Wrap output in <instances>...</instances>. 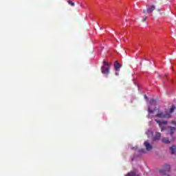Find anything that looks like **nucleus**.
<instances>
[{"label": "nucleus", "mask_w": 176, "mask_h": 176, "mask_svg": "<svg viewBox=\"0 0 176 176\" xmlns=\"http://www.w3.org/2000/svg\"><path fill=\"white\" fill-rule=\"evenodd\" d=\"M157 12H162V8H158Z\"/></svg>", "instance_id": "6ab92c4d"}, {"label": "nucleus", "mask_w": 176, "mask_h": 176, "mask_svg": "<svg viewBox=\"0 0 176 176\" xmlns=\"http://www.w3.org/2000/svg\"><path fill=\"white\" fill-rule=\"evenodd\" d=\"M170 165L168 164H165L164 166V168L162 170H160V173L162 175H168V173H170Z\"/></svg>", "instance_id": "7ed1b4c3"}, {"label": "nucleus", "mask_w": 176, "mask_h": 176, "mask_svg": "<svg viewBox=\"0 0 176 176\" xmlns=\"http://www.w3.org/2000/svg\"><path fill=\"white\" fill-rule=\"evenodd\" d=\"M160 14H163V13L160 12Z\"/></svg>", "instance_id": "5701e85b"}, {"label": "nucleus", "mask_w": 176, "mask_h": 176, "mask_svg": "<svg viewBox=\"0 0 176 176\" xmlns=\"http://www.w3.org/2000/svg\"><path fill=\"white\" fill-rule=\"evenodd\" d=\"M142 21L144 23L145 21H146V16H144L142 19Z\"/></svg>", "instance_id": "f3484780"}, {"label": "nucleus", "mask_w": 176, "mask_h": 176, "mask_svg": "<svg viewBox=\"0 0 176 176\" xmlns=\"http://www.w3.org/2000/svg\"><path fill=\"white\" fill-rule=\"evenodd\" d=\"M140 152H144L142 150H140Z\"/></svg>", "instance_id": "4be33fe9"}, {"label": "nucleus", "mask_w": 176, "mask_h": 176, "mask_svg": "<svg viewBox=\"0 0 176 176\" xmlns=\"http://www.w3.org/2000/svg\"><path fill=\"white\" fill-rule=\"evenodd\" d=\"M162 138V133H156L155 136L153 138V141H159Z\"/></svg>", "instance_id": "0eeeda50"}, {"label": "nucleus", "mask_w": 176, "mask_h": 176, "mask_svg": "<svg viewBox=\"0 0 176 176\" xmlns=\"http://www.w3.org/2000/svg\"><path fill=\"white\" fill-rule=\"evenodd\" d=\"M176 107L175 104H172L171 108L169 109V113H173L175 111Z\"/></svg>", "instance_id": "9b49d317"}, {"label": "nucleus", "mask_w": 176, "mask_h": 176, "mask_svg": "<svg viewBox=\"0 0 176 176\" xmlns=\"http://www.w3.org/2000/svg\"><path fill=\"white\" fill-rule=\"evenodd\" d=\"M125 176H140V175H137L135 171H131L128 173Z\"/></svg>", "instance_id": "1a4fd4ad"}, {"label": "nucleus", "mask_w": 176, "mask_h": 176, "mask_svg": "<svg viewBox=\"0 0 176 176\" xmlns=\"http://www.w3.org/2000/svg\"><path fill=\"white\" fill-rule=\"evenodd\" d=\"M143 13H146V10H144Z\"/></svg>", "instance_id": "aec40b11"}, {"label": "nucleus", "mask_w": 176, "mask_h": 176, "mask_svg": "<svg viewBox=\"0 0 176 176\" xmlns=\"http://www.w3.org/2000/svg\"><path fill=\"white\" fill-rule=\"evenodd\" d=\"M154 116L155 118H159L160 119H164V118L170 119V118H171V114L170 113L164 114L162 112V111H158V113H157Z\"/></svg>", "instance_id": "f03ea898"}, {"label": "nucleus", "mask_w": 176, "mask_h": 176, "mask_svg": "<svg viewBox=\"0 0 176 176\" xmlns=\"http://www.w3.org/2000/svg\"><path fill=\"white\" fill-rule=\"evenodd\" d=\"M102 74L108 75L109 74V66H102L101 67Z\"/></svg>", "instance_id": "39448f33"}, {"label": "nucleus", "mask_w": 176, "mask_h": 176, "mask_svg": "<svg viewBox=\"0 0 176 176\" xmlns=\"http://www.w3.org/2000/svg\"><path fill=\"white\" fill-rule=\"evenodd\" d=\"M162 142L164 143V144H170V141L168 140V138H163Z\"/></svg>", "instance_id": "f8f14e48"}, {"label": "nucleus", "mask_w": 176, "mask_h": 176, "mask_svg": "<svg viewBox=\"0 0 176 176\" xmlns=\"http://www.w3.org/2000/svg\"><path fill=\"white\" fill-rule=\"evenodd\" d=\"M150 104H151V105H155V104H156V100L151 99V100H150Z\"/></svg>", "instance_id": "2eb2a0df"}, {"label": "nucleus", "mask_w": 176, "mask_h": 176, "mask_svg": "<svg viewBox=\"0 0 176 176\" xmlns=\"http://www.w3.org/2000/svg\"><path fill=\"white\" fill-rule=\"evenodd\" d=\"M156 123L159 124V126L161 129V131H163V130H166V129L168 130V134H170V137L173 138V134L175 132V127L173 126H168L167 128L163 127V124H167L168 122L167 121H160L159 120H155ZM170 141H174V138H173Z\"/></svg>", "instance_id": "f257e3e1"}, {"label": "nucleus", "mask_w": 176, "mask_h": 176, "mask_svg": "<svg viewBox=\"0 0 176 176\" xmlns=\"http://www.w3.org/2000/svg\"><path fill=\"white\" fill-rule=\"evenodd\" d=\"M104 66L103 67H109V63L108 62H103Z\"/></svg>", "instance_id": "dca6fc26"}, {"label": "nucleus", "mask_w": 176, "mask_h": 176, "mask_svg": "<svg viewBox=\"0 0 176 176\" xmlns=\"http://www.w3.org/2000/svg\"><path fill=\"white\" fill-rule=\"evenodd\" d=\"M155 111H156V107H155L153 110L151 109V108L148 109V111L149 112V113H153V112H155Z\"/></svg>", "instance_id": "ddd939ff"}, {"label": "nucleus", "mask_w": 176, "mask_h": 176, "mask_svg": "<svg viewBox=\"0 0 176 176\" xmlns=\"http://www.w3.org/2000/svg\"><path fill=\"white\" fill-rule=\"evenodd\" d=\"M144 146L146 151H152V148H153V146L151 145L148 141L144 142Z\"/></svg>", "instance_id": "423d86ee"}, {"label": "nucleus", "mask_w": 176, "mask_h": 176, "mask_svg": "<svg viewBox=\"0 0 176 176\" xmlns=\"http://www.w3.org/2000/svg\"><path fill=\"white\" fill-rule=\"evenodd\" d=\"M155 9H156V6L152 5L148 8H147L146 12L149 14L152 13V12H153V10H155Z\"/></svg>", "instance_id": "6e6552de"}, {"label": "nucleus", "mask_w": 176, "mask_h": 176, "mask_svg": "<svg viewBox=\"0 0 176 176\" xmlns=\"http://www.w3.org/2000/svg\"><path fill=\"white\" fill-rule=\"evenodd\" d=\"M80 6H82V4H80Z\"/></svg>", "instance_id": "b1692460"}, {"label": "nucleus", "mask_w": 176, "mask_h": 176, "mask_svg": "<svg viewBox=\"0 0 176 176\" xmlns=\"http://www.w3.org/2000/svg\"><path fill=\"white\" fill-rule=\"evenodd\" d=\"M120 68H122V65L118 63V61H116L114 63V69L116 71V75H117V76H119V71Z\"/></svg>", "instance_id": "20e7f679"}, {"label": "nucleus", "mask_w": 176, "mask_h": 176, "mask_svg": "<svg viewBox=\"0 0 176 176\" xmlns=\"http://www.w3.org/2000/svg\"><path fill=\"white\" fill-rule=\"evenodd\" d=\"M170 153L172 155H174V153H176V146H173L170 148Z\"/></svg>", "instance_id": "9d476101"}, {"label": "nucleus", "mask_w": 176, "mask_h": 176, "mask_svg": "<svg viewBox=\"0 0 176 176\" xmlns=\"http://www.w3.org/2000/svg\"><path fill=\"white\" fill-rule=\"evenodd\" d=\"M67 3H69V5H71V6H75V3L72 2L71 0H68Z\"/></svg>", "instance_id": "4468645a"}, {"label": "nucleus", "mask_w": 176, "mask_h": 176, "mask_svg": "<svg viewBox=\"0 0 176 176\" xmlns=\"http://www.w3.org/2000/svg\"><path fill=\"white\" fill-rule=\"evenodd\" d=\"M173 124H175V125L176 126V122H173Z\"/></svg>", "instance_id": "412c9836"}, {"label": "nucleus", "mask_w": 176, "mask_h": 176, "mask_svg": "<svg viewBox=\"0 0 176 176\" xmlns=\"http://www.w3.org/2000/svg\"><path fill=\"white\" fill-rule=\"evenodd\" d=\"M144 98H145V100H146L147 101H148V100H149V98L147 97L146 95H144Z\"/></svg>", "instance_id": "a211bd4d"}]
</instances>
